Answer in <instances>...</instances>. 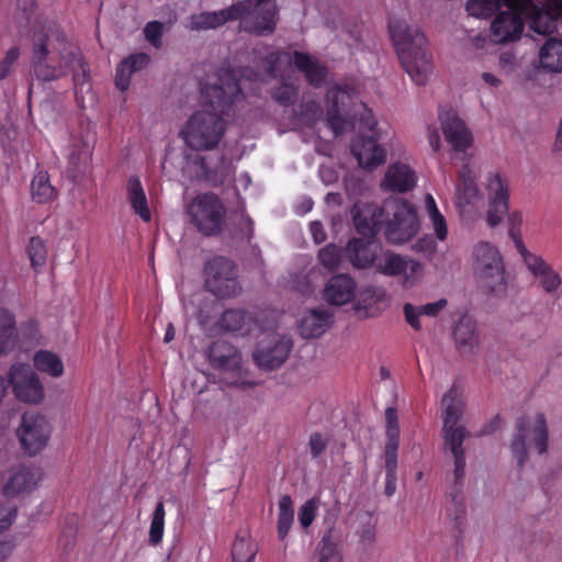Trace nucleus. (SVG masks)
I'll list each match as a JSON object with an SVG mask.
<instances>
[{"label": "nucleus", "mask_w": 562, "mask_h": 562, "mask_svg": "<svg viewBox=\"0 0 562 562\" xmlns=\"http://www.w3.org/2000/svg\"><path fill=\"white\" fill-rule=\"evenodd\" d=\"M487 196L486 223L490 227L499 225L509 210V180L501 172H488L485 179Z\"/></svg>", "instance_id": "obj_15"}, {"label": "nucleus", "mask_w": 562, "mask_h": 562, "mask_svg": "<svg viewBox=\"0 0 562 562\" xmlns=\"http://www.w3.org/2000/svg\"><path fill=\"white\" fill-rule=\"evenodd\" d=\"M294 521L293 501L289 495H282L278 502L277 529L279 539L283 540L289 535Z\"/></svg>", "instance_id": "obj_41"}, {"label": "nucleus", "mask_w": 562, "mask_h": 562, "mask_svg": "<svg viewBox=\"0 0 562 562\" xmlns=\"http://www.w3.org/2000/svg\"><path fill=\"white\" fill-rule=\"evenodd\" d=\"M92 144L87 140L83 143L81 150L77 153H71L69 155V161L75 166L76 169L80 168V165H87L92 155Z\"/></svg>", "instance_id": "obj_55"}, {"label": "nucleus", "mask_w": 562, "mask_h": 562, "mask_svg": "<svg viewBox=\"0 0 562 562\" xmlns=\"http://www.w3.org/2000/svg\"><path fill=\"white\" fill-rule=\"evenodd\" d=\"M382 211L385 213V237L392 244H404L412 239L419 228V221L414 205L400 198L384 201Z\"/></svg>", "instance_id": "obj_8"}, {"label": "nucleus", "mask_w": 562, "mask_h": 562, "mask_svg": "<svg viewBox=\"0 0 562 562\" xmlns=\"http://www.w3.org/2000/svg\"><path fill=\"white\" fill-rule=\"evenodd\" d=\"M31 195L32 200L40 204L48 203L57 196V191L52 186L46 171H38L34 175L31 181Z\"/></svg>", "instance_id": "obj_39"}, {"label": "nucleus", "mask_w": 562, "mask_h": 562, "mask_svg": "<svg viewBox=\"0 0 562 562\" xmlns=\"http://www.w3.org/2000/svg\"><path fill=\"white\" fill-rule=\"evenodd\" d=\"M221 328L227 331L251 330L250 318L243 310H227L220 319Z\"/></svg>", "instance_id": "obj_43"}, {"label": "nucleus", "mask_w": 562, "mask_h": 562, "mask_svg": "<svg viewBox=\"0 0 562 562\" xmlns=\"http://www.w3.org/2000/svg\"><path fill=\"white\" fill-rule=\"evenodd\" d=\"M321 506L319 497H312L301 505L297 519L302 528L307 529L315 520Z\"/></svg>", "instance_id": "obj_50"}, {"label": "nucleus", "mask_w": 562, "mask_h": 562, "mask_svg": "<svg viewBox=\"0 0 562 562\" xmlns=\"http://www.w3.org/2000/svg\"><path fill=\"white\" fill-rule=\"evenodd\" d=\"M509 235L513 238L515 247H516L518 254L520 255L524 263L526 262L527 255H536L535 252H531L527 249V247L525 246V244L521 239V236H520L518 229L510 228Z\"/></svg>", "instance_id": "obj_58"}, {"label": "nucleus", "mask_w": 562, "mask_h": 562, "mask_svg": "<svg viewBox=\"0 0 562 562\" xmlns=\"http://www.w3.org/2000/svg\"><path fill=\"white\" fill-rule=\"evenodd\" d=\"M425 212L437 241L443 243L448 238L449 229L445 215L439 211L435 198L427 193L424 198Z\"/></svg>", "instance_id": "obj_36"}, {"label": "nucleus", "mask_w": 562, "mask_h": 562, "mask_svg": "<svg viewBox=\"0 0 562 562\" xmlns=\"http://www.w3.org/2000/svg\"><path fill=\"white\" fill-rule=\"evenodd\" d=\"M322 116V108L315 101L306 102L302 105V112L297 119L302 125L313 126Z\"/></svg>", "instance_id": "obj_52"}, {"label": "nucleus", "mask_w": 562, "mask_h": 562, "mask_svg": "<svg viewBox=\"0 0 562 562\" xmlns=\"http://www.w3.org/2000/svg\"><path fill=\"white\" fill-rule=\"evenodd\" d=\"M356 297V282L347 274L334 276L324 289V299L331 305H345Z\"/></svg>", "instance_id": "obj_29"}, {"label": "nucleus", "mask_w": 562, "mask_h": 562, "mask_svg": "<svg viewBox=\"0 0 562 562\" xmlns=\"http://www.w3.org/2000/svg\"><path fill=\"white\" fill-rule=\"evenodd\" d=\"M205 286L220 299L235 297L240 294L241 285L236 265L224 257L209 260L204 267Z\"/></svg>", "instance_id": "obj_12"}, {"label": "nucleus", "mask_w": 562, "mask_h": 562, "mask_svg": "<svg viewBox=\"0 0 562 562\" xmlns=\"http://www.w3.org/2000/svg\"><path fill=\"white\" fill-rule=\"evenodd\" d=\"M18 516V508L11 504L0 505V532L9 529Z\"/></svg>", "instance_id": "obj_54"}, {"label": "nucleus", "mask_w": 562, "mask_h": 562, "mask_svg": "<svg viewBox=\"0 0 562 562\" xmlns=\"http://www.w3.org/2000/svg\"><path fill=\"white\" fill-rule=\"evenodd\" d=\"M441 130L447 143L457 153H464L472 145V133L458 114L452 111L439 113Z\"/></svg>", "instance_id": "obj_24"}, {"label": "nucleus", "mask_w": 562, "mask_h": 562, "mask_svg": "<svg viewBox=\"0 0 562 562\" xmlns=\"http://www.w3.org/2000/svg\"><path fill=\"white\" fill-rule=\"evenodd\" d=\"M453 339L462 355H474L479 349V335L474 322L463 316L453 328Z\"/></svg>", "instance_id": "obj_33"}, {"label": "nucleus", "mask_w": 562, "mask_h": 562, "mask_svg": "<svg viewBox=\"0 0 562 562\" xmlns=\"http://www.w3.org/2000/svg\"><path fill=\"white\" fill-rule=\"evenodd\" d=\"M529 18L530 29L547 38L539 47V66L547 72H562V0H510Z\"/></svg>", "instance_id": "obj_4"}, {"label": "nucleus", "mask_w": 562, "mask_h": 562, "mask_svg": "<svg viewBox=\"0 0 562 562\" xmlns=\"http://www.w3.org/2000/svg\"><path fill=\"white\" fill-rule=\"evenodd\" d=\"M273 98L282 105L292 104L297 98L296 80H293L290 75L286 78L282 76V82L276 90Z\"/></svg>", "instance_id": "obj_47"}, {"label": "nucleus", "mask_w": 562, "mask_h": 562, "mask_svg": "<svg viewBox=\"0 0 562 562\" xmlns=\"http://www.w3.org/2000/svg\"><path fill=\"white\" fill-rule=\"evenodd\" d=\"M481 78L483 82L490 88H498L502 83V80L492 72L485 71L482 74Z\"/></svg>", "instance_id": "obj_62"}, {"label": "nucleus", "mask_w": 562, "mask_h": 562, "mask_svg": "<svg viewBox=\"0 0 562 562\" xmlns=\"http://www.w3.org/2000/svg\"><path fill=\"white\" fill-rule=\"evenodd\" d=\"M483 203V194L477 187V175L469 165L459 170L456 184V206L461 215L479 209Z\"/></svg>", "instance_id": "obj_22"}, {"label": "nucleus", "mask_w": 562, "mask_h": 562, "mask_svg": "<svg viewBox=\"0 0 562 562\" xmlns=\"http://www.w3.org/2000/svg\"><path fill=\"white\" fill-rule=\"evenodd\" d=\"M340 543L339 531L334 527L328 528L316 547V562H344Z\"/></svg>", "instance_id": "obj_34"}, {"label": "nucleus", "mask_w": 562, "mask_h": 562, "mask_svg": "<svg viewBox=\"0 0 562 562\" xmlns=\"http://www.w3.org/2000/svg\"><path fill=\"white\" fill-rule=\"evenodd\" d=\"M248 15L243 18L244 26L255 31L256 35L272 33L276 27L277 8L274 0H256L247 10Z\"/></svg>", "instance_id": "obj_25"}, {"label": "nucleus", "mask_w": 562, "mask_h": 562, "mask_svg": "<svg viewBox=\"0 0 562 562\" xmlns=\"http://www.w3.org/2000/svg\"><path fill=\"white\" fill-rule=\"evenodd\" d=\"M258 548L247 535H237L232 548L233 562H254Z\"/></svg>", "instance_id": "obj_42"}, {"label": "nucleus", "mask_w": 562, "mask_h": 562, "mask_svg": "<svg viewBox=\"0 0 562 562\" xmlns=\"http://www.w3.org/2000/svg\"><path fill=\"white\" fill-rule=\"evenodd\" d=\"M501 5L499 0H468L467 11L475 18L491 16Z\"/></svg>", "instance_id": "obj_48"}, {"label": "nucleus", "mask_w": 562, "mask_h": 562, "mask_svg": "<svg viewBox=\"0 0 562 562\" xmlns=\"http://www.w3.org/2000/svg\"><path fill=\"white\" fill-rule=\"evenodd\" d=\"M385 494L392 496L396 491V472H397V451L393 450V446L390 449H385Z\"/></svg>", "instance_id": "obj_45"}, {"label": "nucleus", "mask_w": 562, "mask_h": 562, "mask_svg": "<svg viewBox=\"0 0 562 562\" xmlns=\"http://www.w3.org/2000/svg\"><path fill=\"white\" fill-rule=\"evenodd\" d=\"M447 306V300L440 299L432 303H427L422 306H415L406 303L403 307L406 322L415 329H420L419 316L427 315L430 317L437 316Z\"/></svg>", "instance_id": "obj_37"}, {"label": "nucleus", "mask_w": 562, "mask_h": 562, "mask_svg": "<svg viewBox=\"0 0 562 562\" xmlns=\"http://www.w3.org/2000/svg\"><path fill=\"white\" fill-rule=\"evenodd\" d=\"M27 254L32 268L38 272L46 265L47 247L40 237H32L29 243Z\"/></svg>", "instance_id": "obj_46"}, {"label": "nucleus", "mask_w": 562, "mask_h": 562, "mask_svg": "<svg viewBox=\"0 0 562 562\" xmlns=\"http://www.w3.org/2000/svg\"><path fill=\"white\" fill-rule=\"evenodd\" d=\"M356 99L357 93L349 86L330 88L327 92L329 106L326 121L335 135L349 130L358 131L359 136L351 143V153L361 168L373 170L385 162L386 150L378 144L381 134L372 111L361 103L351 115Z\"/></svg>", "instance_id": "obj_2"}, {"label": "nucleus", "mask_w": 562, "mask_h": 562, "mask_svg": "<svg viewBox=\"0 0 562 562\" xmlns=\"http://www.w3.org/2000/svg\"><path fill=\"white\" fill-rule=\"evenodd\" d=\"M41 480L42 472L36 467L20 465L13 468L3 486V494L7 497H12L21 493L31 492L36 488Z\"/></svg>", "instance_id": "obj_28"}, {"label": "nucleus", "mask_w": 562, "mask_h": 562, "mask_svg": "<svg viewBox=\"0 0 562 562\" xmlns=\"http://www.w3.org/2000/svg\"><path fill=\"white\" fill-rule=\"evenodd\" d=\"M251 7L252 0H244L220 11L192 14L187 27L191 31L211 30L223 25L227 21L239 20V26L243 31L256 34L255 31L247 30L243 23V18L248 15L247 10Z\"/></svg>", "instance_id": "obj_16"}, {"label": "nucleus", "mask_w": 562, "mask_h": 562, "mask_svg": "<svg viewBox=\"0 0 562 562\" xmlns=\"http://www.w3.org/2000/svg\"><path fill=\"white\" fill-rule=\"evenodd\" d=\"M389 33L405 71L417 86L425 85L432 70V60L424 33L394 16L389 20Z\"/></svg>", "instance_id": "obj_5"}, {"label": "nucleus", "mask_w": 562, "mask_h": 562, "mask_svg": "<svg viewBox=\"0 0 562 562\" xmlns=\"http://www.w3.org/2000/svg\"><path fill=\"white\" fill-rule=\"evenodd\" d=\"M126 201L133 211L143 222L151 221V210L149 201L142 181L138 177L132 176L126 182Z\"/></svg>", "instance_id": "obj_31"}, {"label": "nucleus", "mask_w": 562, "mask_h": 562, "mask_svg": "<svg viewBox=\"0 0 562 562\" xmlns=\"http://www.w3.org/2000/svg\"><path fill=\"white\" fill-rule=\"evenodd\" d=\"M312 458H318L326 449L327 440L319 432L312 434L308 441Z\"/></svg>", "instance_id": "obj_57"}, {"label": "nucleus", "mask_w": 562, "mask_h": 562, "mask_svg": "<svg viewBox=\"0 0 562 562\" xmlns=\"http://www.w3.org/2000/svg\"><path fill=\"white\" fill-rule=\"evenodd\" d=\"M149 60V56L145 53L132 54L123 59L116 68L115 86L121 91L127 90L132 75L145 68Z\"/></svg>", "instance_id": "obj_35"}, {"label": "nucleus", "mask_w": 562, "mask_h": 562, "mask_svg": "<svg viewBox=\"0 0 562 562\" xmlns=\"http://www.w3.org/2000/svg\"><path fill=\"white\" fill-rule=\"evenodd\" d=\"M190 222L205 236L221 233L225 218L226 206L218 195L212 192L196 194L186 206Z\"/></svg>", "instance_id": "obj_9"}, {"label": "nucleus", "mask_w": 562, "mask_h": 562, "mask_svg": "<svg viewBox=\"0 0 562 562\" xmlns=\"http://www.w3.org/2000/svg\"><path fill=\"white\" fill-rule=\"evenodd\" d=\"M310 232L313 236V239L316 244H321L326 239V233L324 231L323 224L321 222H312L310 224Z\"/></svg>", "instance_id": "obj_60"}, {"label": "nucleus", "mask_w": 562, "mask_h": 562, "mask_svg": "<svg viewBox=\"0 0 562 562\" xmlns=\"http://www.w3.org/2000/svg\"><path fill=\"white\" fill-rule=\"evenodd\" d=\"M355 299V311L359 317H374L382 312V305L386 303V292L380 288L367 286L361 289Z\"/></svg>", "instance_id": "obj_30"}, {"label": "nucleus", "mask_w": 562, "mask_h": 562, "mask_svg": "<svg viewBox=\"0 0 562 562\" xmlns=\"http://www.w3.org/2000/svg\"><path fill=\"white\" fill-rule=\"evenodd\" d=\"M258 77V71L244 69L236 72L229 64H223L216 72L200 79L202 109L188 119L180 132L186 145L194 150L216 148L226 132L227 119L235 117L244 109L240 80L256 81Z\"/></svg>", "instance_id": "obj_1"}, {"label": "nucleus", "mask_w": 562, "mask_h": 562, "mask_svg": "<svg viewBox=\"0 0 562 562\" xmlns=\"http://www.w3.org/2000/svg\"><path fill=\"white\" fill-rule=\"evenodd\" d=\"M52 431L53 426L45 415L26 412L21 417L16 437L24 452L33 457L47 447Z\"/></svg>", "instance_id": "obj_13"}, {"label": "nucleus", "mask_w": 562, "mask_h": 562, "mask_svg": "<svg viewBox=\"0 0 562 562\" xmlns=\"http://www.w3.org/2000/svg\"><path fill=\"white\" fill-rule=\"evenodd\" d=\"M165 505L158 502L151 516L148 541L151 546H158L162 541L165 531Z\"/></svg>", "instance_id": "obj_44"}, {"label": "nucleus", "mask_w": 562, "mask_h": 562, "mask_svg": "<svg viewBox=\"0 0 562 562\" xmlns=\"http://www.w3.org/2000/svg\"><path fill=\"white\" fill-rule=\"evenodd\" d=\"M384 214L382 206L364 202H356L351 210L355 228L364 237H372L378 232Z\"/></svg>", "instance_id": "obj_27"}, {"label": "nucleus", "mask_w": 562, "mask_h": 562, "mask_svg": "<svg viewBox=\"0 0 562 562\" xmlns=\"http://www.w3.org/2000/svg\"><path fill=\"white\" fill-rule=\"evenodd\" d=\"M18 342V331L13 315L0 310V355L10 351Z\"/></svg>", "instance_id": "obj_40"}, {"label": "nucleus", "mask_w": 562, "mask_h": 562, "mask_svg": "<svg viewBox=\"0 0 562 562\" xmlns=\"http://www.w3.org/2000/svg\"><path fill=\"white\" fill-rule=\"evenodd\" d=\"M164 33V24L159 21L148 22L144 27L146 40L156 48L161 47V36Z\"/></svg>", "instance_id": "obj_53"}, {"label": "nucleus", "mask_w": 562, "mask_h": 562, "mask_svg": "<svg viewBox=\"0 0 562 562\" xmlns=\"http://www.w3.org/2000/svg\"><path fill=\"white\" fill-rule=\"evenodd\" d=\"M13 544L10 541H0V562H4L12 553Z\"/></svg>", "instance_id": "obj_64"}, {"label": "nucleus", "mask_w": 562, "mask_h": 562, "mask_svg": "<svg viewBox=\"0 0 562 562\" xmlns=\"http://www.w3.org/2000/svg\"><path fill=\"white\" fill-rule=\"evenodd\" d=\"M359 540L363 546L372 544L375 540V528L373 526L363 528L359 533Z\"/></svg>", "instance_id": "obj_61"}, {"label": "nucleus", "mask_w": 562, "mask_h": 562, "mask_svg": "<svg viewBox=\"0 0 562 562\" xmlns=\"http://www.w3.org/2000/svg\"><path fill=\"white\" fill-rule=\"evenodd\" d=\"M536 284L547 294L557 295L562 286V277L551 263L540 255H527L524 263Z\"/></svg>", "instance_id": "obj_23"}, {"label": "nucleus", "mask_w": 562, "mask_h": 562, "mask_svg": "<svg viewBox=\"0 0 562 562\" xmlns=\"http://www.w3.org/2000/svg\"><path fill=\"white\" fill-rule=\"evenodd\" d=\"M34 368L52 378H59L64 374V363L60 357L49 350H38L33 357Z\"/></svg>", "instance_id": "obj_38"}, {"label": "nucleus", "mask_w": 562, "mask_h": 562, "mask_svg": "<svg viewBox=\"0 0 562 562\" xmlns=\"http://www.w3.org/2000/svg\"><path fill=\"white\" fill-rule=\"evenodd\" d=\"M505 1L508 10L501 11L491 24V35L496 43L517 41L525 29V20L529 22V18L520 8L514 5L510 0Z\"/></svg>", "instance_id": "obj_20"}, {"label": "nucleus", "mask_w": 562, "mask_h": 562, "mask_svg": "<svg viewBox=\"0 0 562 562\" xmlns=\"http://www.w3.org/2000/svg\"><path fill=\"white\" fill-rule=\"evenodd\" d=\"M472 270L479 281L493 293L506 290L505 265L498 248L490 241H479L472 248Z\"/></svg>", "instance_id": "obj_7"}, {"label": "nucleus", "mask_w": 562, "mask_h": 562, "mask_svg": "<svg viewBox=\"0 0 562 562\" xmlns=\"http://www.w3.org/2000/svg\"><path fill=\"white\" fill-rule=\"evenodd\" d=\"M417 184L415 170L405 162L391 164L381 180V189L387 192L404 193L413 190Z\"/></svg>", "instance_id": "obj_26"}, {"label": "nucleus", "mask_w": 562, "mask_h": 562, "mask_svg": "<svg viewBox=\"0 0 562 562\" xmlns=\"http://www.w3.org/2000/svg\"><path fill=\"white\" fill-rule=\"evenodd\" d=\"M392 254L393 251L384 250L380 244L361 238H355L347 245L348 259L355 268H372L379 274H382L380 263Z\"/></svg>", "instance_id": "obj_21"}, {"label": "nucleus", "mask_w": 562, "mask_h": 562, "mask_svg": "<svg viewBox=\"0 0 562 562\" xmlns=\"http://www.w3.org/2000/svg\"><path fill=\"white\" fill-rule=\"evenodd\" d=\"M8 385L14 396L25 403H40L44 398V389L38 375L24 363H14L8 371Z\"/></svg>", "instance_id": "obj_17"}, {"label": "nucleus", "mask_w": 562, "mask_h": 562, "mask_svg": "<svg viewBox=\"0 0 562 562\" xmlns=\"http://www.w3.org/2000/svg\"><path fill=\"white\" fill-rule=\"evenodd\" d=\"M382 276L397 277L403 289H413L419 285L425 276L424 265L418 260L393 252L392 256L380 263Z\"/></svg>", "instance_id": "obj_18"}, {"label": "nucleus", "mask_w": 562, "mask_h": 562, "mask_svg": "<svg viewBox=\"0 0 562 562\" xmlns=\"http://www.w3.org/2000/svg\"><path fill=\"white\" fill-rule=\"evenodd\" d=\"M340 259V249L334 244H329L318 251V260L321 265L328 270H335L338 268Z\"/></svg>", "instance_id": "obj_51"}, {"label": "nucleus", "mask_w": 562, "mask_h": 562, "mask_svg": "<svg viewBox=\"0 0 562 562\" xmlns=\"http://www.w3.org/2000/svg\"><path fill=\"white\" fill-rule=\"evenodd\" d=\"M508 223L510 228L518 229L522 223V214L519 211H514L512 213H507Z\"/></svg>", "instance_id": "obj_63"}, {"label": "nucleus", "mask_w": 562, "mask_h": 562, "mask_svg": "<svg viewBox=\"0 0 562 562\" xmlns=\"http://www.w3.org/2000/svg\"><path fill=\"white\" fill-rule=\"evenodd\" d=\"M442 418H443V441L445 447L450 450L454 458V477L459 483L464 476L465 458L463 449V440L465 438V429L458 426V422L463 413L464 402L461 391L457 386H452L442 397Z\"/></svg>", "instance_id": "obj_6"}, {"label": "nucleus", "mask_w": 562, "mask_h": 562, "mask_svg": "<svg viewBox=\"0 0 562 562\" xmlns=\"http://www.w3.org/2000/svg\"><path fill=\"white\" fill-rule=\"evenodd\" d=\"M386 419V437L387 442L385 449H390L393 446V450L397 451L400 441V427L397 422V413L395 408L389 407L385 411Z\"/></svg>", "instance_id": "obj_49"}, {"label": "nucleus", "mask_w": 562, "mask_h": 562, "mask_svg": "<svg viewBox=\"0 0 562 562\" xmlns=\"http://www.w3.org/2000/svg\"><path fill=\"white\" fill-rule=\"evenodd\" d=\"M20 52L18 47L10 48L3 60L0 61V80L4 79L12 67V65L19 58Z\"/></svg>", "instance_id": "obj_56"}, {"label": "nucleus", "mask_w": 562, "mask_h": 562, "mask_svg": "<svg viewBox=\"0 0 562 562\" xmlns=\"http://www.w3.org/2000/svg\"><path fill=\"white\" fill-rule=\"evenodd\" d=\"M436 238L425 236L424 238L418 239L413 248L418 252H425L430 255L436 250Z\"/></svg>", "instance_id": "obj_59"}, {"label": "nucleus", "mask_w": 562, "mask_h": 562, "mask_svg": "<svg viewBox=\"0 0 562 562\" xmlns=\"http://www.w3.org/2000/svg\"><path fill=\"white\" fill-rule=\"evenodd\" d=\"M207 357L213 368L232 374V379L225 381L227 385L243 389L254 385V383L241 379V355L229 342L224 340L214 341L209 348Z\"/></svg>", "instance_id": "obj_14"}, {"label": "nucleus", "mask_w": 562, "mask_h": 562, "mask_svg": "<svg viewBox=\"0 0 562 562\" xmlns=\"http://www.w3.org/2000/svg\"><path fill=\"white\" fill-rule=\"evenodd\" d=\"M256 60L263 64L267 74L277 77L278 64L284 59L285 61H293L296 69H299L306 78L308 83L313 87H321L327 77V67L319 63V60L307 53L295 50L293 57L290 58L288 54L269 53L262 55L260 50L255 52Z\"/></svg>", "instance_id": "obj_11"}, {"label": "nucleus", "mask_w": 562, "mask_h": 562, "mask_svg": "<svg viewBox=\"0 0 562 562\" xmlns=\"http://www.w3.org/2000/svg\"><path fill=\"white\" fill-rule=\"evenodd\" d=\"M291 349L292 340L288 336L269 333L258 342L254 359L261 369L272 370L286 360Z\"/></svg>", "instance_id": "obj_19"}, {"label": "nucleus", "mask_w": 562, "mask_h": 562, "mask_svg": "<svg viewBox=\"0 0 562 562\" xmlns=\"http://www.w3.org/2000/svg\"><path fill=\"white\" fill-rule=\"evenodd\" d=\"M32 42L33 70L38 80H56L77 70L86 76V65L80 53L55 21L41 24L34 31Z\"/></svg>", "instance_id": "obj_3"}, {"label": "nucleus", "mask_w": 562, "mask_h": 562, "mask_svg": "<svg viewBox=\"0 0 562 562\" xmlns=\"http://www.w3.org/2000/svg\"><path fill=\"white\" fill-rule=\"evenodd\" d=\"M531 447H535L539 454L544 453L548 448L547 422L541 413L526 417L517 424L512 451L520 467L527 460V449Z\"/></svg>", "instance_id": "obj_10"}, {"label": "nucleus", "mask_w": 562, "mask_h": 562, "mask_svg": "<svg viewBox=\"0 0 562 562\" xmlns=\"http://www.w3.org/2000/svg\"><path fill=\"white\" fill-rule=\"evenodd\" d=\"M333 324V315L325 308L310 310L301 319L299 329L304 338L322 336Z\"/></svg>", "instance_id": "obj_32"}]
</instances>
